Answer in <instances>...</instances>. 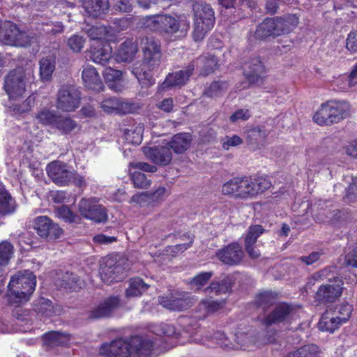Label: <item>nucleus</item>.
<instances>
[{
	"instance_id": "obj_1",
	"label": "nucleus",
	"mask_w": 357,
	"mask_h": 357,
	"mask_svg": "<svg viewBox=\"0 0 357 357\" xmlns=\"http://www.w3.org/2000/svg\"><path fill=\"white\" fill-rule=\"evenodd\" d=\"M153 348L152 340L135 335L129 340L121 337L102 343L99 354L105 357H149Z\"/></svg>"
},
{
	"instance_id": "obj_2",
	"label": "nucleus",
	"mask_w": 357,
	"mask_h": 357,
	"mask_svg": "<svg viewBox=\"0 0 357 357\" xmlns=\"http://www.w3.org/2000/svg\"><path fill=\"white\" fill-rule=\"evenodd\" d=\"M141 45L143 52L142 61L133 68L132 73L141 84L149 86L155 83L152 72L160 63V43L152 36H146L142 39Z\"/></svg>"
},
{
	"instance_id": "obj_3",
	"label": "nucleus",
	"mask_w": 357,
	"mask_h": 357,
	"mask_svg": "<svg viewBox=\"0 0 357 357\" xmlns=\"http://www.w3.org/2000/svg\"><path fill=\"white\" fill-rule=\"evenodd\" d=\"M36 286V277L33 272L25 270L13 275L8 284V302L18 307L27 302Z\"/></svg>"
},
{
	"instance_id": "obj_4",
	"label": "nucleus",
	"mask_w": 357,
	"mask_h": 357,
	"mask_svg": "<svg viewBox=\"0 0 357 357\" xmlns=\"http://www.w3.org/2000/svg\"><path fill=\"white\" fill-rule=\"evenodd\" d=\"M299 19L294 14L282 17H266L257 26L254 38L263 40L291 33L298 24Z\"/></svg>"
},
{
	"instance_id": "obj_5",
	"label": "nucleus",
	"mask_w": 357,
	"mask_h": 357,
	"mask_svg": "<svg viewBox=\"0 0 357 357\" xmlns=\"http://www.w3.org/2000/svg\"><path fill=\"white\" fill-rule=\"evenodd\" d=\"M144 28L155 32L173 36L180 31L185 35L190 28L189 24L181 22L176 17L167 14L147 15L142 18Z\"/></svg>"
},
{
	"instance_id": "obj_6",
	"label": "nucleus",
	"mask_w": 357,
	"mask_h": 357,
	"mask_svg": "<svg viewBox=\"0 0 357 357\" xmlns=\"http://www.w3.org/2000/svg\"><path fill=\"white\" fill-rule=\"evenodd\" d=\"M192 9L194 11L192 38L195 41L199 42L214 26V11L211 6L206 3H196L193 5Z\"/></svg>"
},
{
	"instance_id": "obj_7",
	"label": "nucleus",
	"mask_w": 357,
	"mask_h": 357,
	"mask_svg": "<svg viewBox=\"0 0 357 357\" xmlns=\"http://www.w3.org/2000/svg\"><path fill=\"white\" fill-rule=\"evenodd\" d=\"M127 269L128 264L124 258L119 255L107 256L104 259L99 273L102 282L110 284L123 280Z\"/></svg>"
},
{
	"instance_id": "obj_8",
	"label": "nucleus",
	"mask_w": 357,
	"mask_h": 357,
	"mask_svg": "<svg viewBox=\"0 0 357 357\" xmlns=\"http://www.w3.org/2000/svg\"><path fill=\"white\" fill-rule=\"evenodd\" d=\"M301 307V305H300L280 302L264 317V324L266 326L280 324L291 325L294 321L299 317L298 310Z\"/></svg>"
},
{
	"instance_id": "obj_9",
	"label": "nucleus",
	"mask_w": 357,
	"mask_h": 357,
	"mask_svg": "<svg viewBox=\"0 0 357 357\" xmlns=\"http://www.w3.org/2000/svg\"><path fill=\"white\" fill-rule=\"evenodd\" d=\"M241 178L244 200L256 198L272 186V182L268 176L249 175L243 176Z\"/></svg>"
},
{
	"instance_id": "obj_10",
	"label": "nucleus",
	"mask_w": 357,
	"mask_h": 357,
	"mask_svg": "<svg viewBox=\"0 0 357 357\" xmlns=\"http://www.w3.org/2000/svg\"><path fill=\"white\" fill-rule=\"evenodd\" d=\"M33 229L37 234L45 239H57L63 234L62 228L46 215H40L34 218Z\"/></svg>"
},
{
	"instance_id": "obj_11",
	"label": "nucleus",
	"mask_w": 357,
	"mask_h": 357,
	"mask_svg": "<svg viewBox=\"0 0 357 357\" xmlns=\"http://www.w3.org/2000/svg\"><path fill=\"white\" fill-rule=\"evenodd\" d=\"M78 211L82 217L96 222H104L107 220L106 208L90 199L82 198L78 204Z\"/></svg>"
},
{
	"instance_id": "obj_12",
	"label": "nucleus",
	"mask_w": 357,
	"mask_h": 357,
	"mask_svg": "<svg viewBox=\"0 0 357 357\" xmlns=\"http://www.w3.org/2000/svg\"><path fill=\"white\" fill-rule=\"evenodd\" d=\"M80 93L73 86L62 87L59 89L56 99V106L64 112L75 111L79 107Z\"/></svg>"
},
{
	"instance_id": "obj_13",
	"label": "nucleus",
	"mask_w": 357,
	"mask_h": 357,
	"mask_svg": "<svg viewBox=\"0 0 357 357\" xmlns=\"http://www.w3.org/2000/svg\"><path fill=\"white\" fill-rule=\"evenodd\" d=\"M160 304L169 310L183 311L192 305L190 297L185 292L169 293L158 297Z\"/></svg>"
},
{
	"instance_id": "obj_14",
	"label": "nucleus",
	"mask_w": 357,
	"mask_h": 357,
	"mask_svg": "<svg viewBox=\"0 0 357 357\" xmlns=\"http://www.w3.org/2000/svg\"><path fill=\"white\" fill-rule=\"evenodd\" d=\"M195 70L193 63H189L183 70L168 73L160 87L162 90H167L174 87H181L186 84Z\"/></svg>"
},
{
	"instance_id": "obj_15",
	"label": "nucleus",
	"mask_w": 357,
	"mask_h": 357,
	"mask_svg": "<svg viewBox=\"0 0 357 357\" xmlns=\"http://www.w3.org/2000/svg\"><path fill=\"white\" fill-rule=\"evenodd\" d=\"M64 162L54 160L49 163L46 171L52 181L59 185H67L70 182L73 172L67 169Z\"/></svg>"
},
{
	"instance_id": "obj_16",
	"label": "nucleus",
	"mask_w": 357,
	"mask_h": 357,
	"mask_svg": "<svg viewBox=\"0 0 357 357\" xmlns=\"http://www.w3.org/2000/svg\"><path fill=\"white\" fill-rule=\"evenodd\" d=\"M3 87L10 99L21 97L26 90L24 76L15 70L10 71L5 78Z\"/></svg>"
},
{
	"instance_id": "obj_17",
	"label": "nucleus",
	"mask_w": 357,
	"mask_h": 357,
	"mask_svg": "<svg viewBox=\"0 0 357 357\" xmlns=\"http://www.w3.org/2000/svg\"><path fill=\"white\" fill-rule=\"evenodd\" d=\"M243 74L252 84L262 83L266 77V68L259 57L252 58L245 64Z\"/></svg>"
},
{
	"instance_id": "obj_18",
	"label": "nucleus",
	"mask_w": 357,
	"mask_h": 357,
	"mask_svg": "<svg viewBox=\"0 0 357 357\" xmlns=\"http://www.w3.org/2000/svg\"><path fill=\"white\" fill-rule=\"evenodd\" d=\"M216 255L219 260L225 264L235 266L240 264L244 254L239 243L233 242L219 250Z\"/></svg>"
},
{
	"instance_id": "obj_19",
	"label": "nucleus",
	"mask_w": 357,
	"mask_h": 357,
	"mask_svg": "<svg viewBox=\"0 0 357 357\" xmlns=\"http://www.w3.org/2000/svg\"><path fill=\"white\" fill-rule=\"evenodd\" d=\"M2 40L5 45L16 47H27L31 42L27 33L21 31L15 24H10L5 29Z\"/></svg>"
},
{
	"instance_id": "obj_20",
	"label": "nucleus",
	"mask_w": 357,
	"mask_h": 357,
	"mask_svg": "<svg viewBox=\"0 0 357 357\" xmlns=\"http://www.w3.org/2000/svg\"><path fill=\"white\" fill-rule=\"evenodd\" d=\"M142 151L145 156L153 163L160 166L169 165L172 160L171 149L167 146H144Z\"/></svg>"
},
{
	"instance_id": "obj_21",
	"label": "nucleus",
	"mask_w": 357,
	"mask_h": 357,
	"mask_svg": "<svg viewBox=\"0 0 357 357\" xmlns=\"http://www.w3.org/2000/svg\"><path fill=\"white\" fill-rule=\"evenodd\" d=\"M342 280L338 279L336 284L321 285L315 294V301L320 304H326L335 301L342 295Z\"/></svg>"
},
{
	"instance_id": "obj_22",
	"label": "nucleus",
	"mask_w": 357,
	"mask_h": 357,
	"mask_svg": "<svg viewBox=\"0 0 357 357\" xmlns=\"http://www.w3.org/2000/svg\"><path fill=\"white\" fill-rule=\"evenodd\" d=\"M32 310L40 318L60 315L63 312V307L61 305H53L51 300L43 297H39L34 300Z\"/></svg>"
},
{
	"instance_id": "obj_23",
	"label": "nucleus",
	"mask_w": 357,
	"mask_h": 357,
	"mask_svg": "<svg viewBox=\"0 0 357 357\" xmlns=\"http://www.w3.org/2000/svg\"><path fill=\"white\" fill-rule=\"evenodd\" d=\"M265 229L260 225H253L248 227L245 237V249L248 256L256 259L260 257V252L255 248L257 238L264 232Z\"/></svg>"
},
{
	"instance_id": "obj_24",
	"label": "nucleus",
	"mask_w": 357,
	"mask_h": 357,
	"mask_svg": "<svg viewBox=\"0 0 357 357\" xmlns=\"http://www.w3.org/2000/svg\"><path fill=\"white\" fill-rule=\"evenodd\" d=\"M119 304V297H108L89 312V319L94 320L110 317Z\"/></svg>"
},
{
	"instance_id": "obj_25",
	"label": "nucleus",
	"mask_w": 357,
	"mask_h": 357,
	"mask_svg": "<svg viewBox=\"0 0 357 357\" xmlns=\"http://www.w3.org/2000/svg\"><path fill=\"white\" fill-rule=\"evenodd\" d=\"M119 304V297H108L89 312V319L94 320L110 317Z\"/></svg>"
},
{
	"instance_id": "obj_26",
	"label": "nucleus",
	"mask_w": 357,
	"mask_h": 357,
	"mask_svg": "<svg viewBox=\"0 0 357 357\" xmlns=\"http://www.w3.org/2000/svg\"><path fill=\"white\" fill-rule=\"evenodd\" d=\"M167 190L163 186H159L153 192H144L135 194L132 197V202L143 206H154L162 202L166 196Z\"/></svg>"
},
{
	"instance_id": "obj_27",
	"label": "nucleus",
	"mask_w": 357,
	"mask_h": 357,
	"mask_svg": "<svg viewBox=\"0 0 357 357\" xmlns=\"http://www.w3.org/2000/svg\"><path fill=\"white\" fill-rule=\"evenodd\" d=\"M89 53V58L92 61L105 66L111 58L112 47L109 42L93 43Z\"/></svg>"
},
{
	"instance_id": "obj_28",
	"label": "nucleus",
	"mask_w": 357,
	"mask_h": 357,
	"mask_svg": "<svg viewBox=\"0 0 357 357\" xmlns=\"http://www.w3.org/2000/svg\"><path fill=\"white\" fill-rule=\"evenodd\" d=\"M82 79L84 86L88 89L98 92L103 91V82L94 66H85L82 73Z\"/></svg>"
},
{
	"instance_id": "obj_29",
	"label": "nucleus",
	"mask_w": 357,
	"mask_h": 357,
	"mask_svg": "<svg viewBox=\"0 0 357 357\" xmlns=\"http://www.w3.org/2000/svg\"><path fill=\"white\" fill-rule=\"evenodd\" d=\"M234 283V276L227 275L222 280L212 281L210 285L204 289V292L206 294H214L216 296L231 293Z\"/></svg>"
},
{
	"instance_id": "obj_30",
	"label": "nucleus",
	"mask_w": 357,
	"mask_h": 357,
	"mask_svg": "<svg viewBox=\"0 0 357 357\" xmlns=\"http://www.w3.org/2000/svg\"><path fill=\"white\" fill-rule=\"evenodd\" d=\"M332 112L331 100H326L314 112L312 120L320 126H331L334 125Z\"/></svg>"
},
{
	"instance_id": "obj_31",
	"label": "nucleus",
	"mask_w": 357,
	"mask_h": 357,
	"mask_svg": "<svg viewBox=\"0 0 357 357\" xmlns=\"http://www.w3.org/2000/svg\"><path fill=\"white\" fill-rule=\"evenodd\" d=\"M221 192L229 198L244 200L241 176L233 177L224 183Z\"/></svg>"
},
{
	"instance_id": "obj_32",
	"label": "nucleus",
	"mask_w": 357,
	"mask_h": 357,
	"mask_svg": "<svg viewBox=\"0 0 357 357\" xmlns=\"http://www.w3.org/2000/svg\"><path fill=\"white\" fill-rule=\"evenodd\" d=\"M192 141V136L190 133L180 132L174 135L167 145L176 153L181 154L190 148Z\"/></svg>"
},
{
	"instance_id": "obj_33",
	"label": "nucleus",
	"mask_w": 357,
	"mask_h": 357,
	"mask_svg": "<svg viewBox=\"0 0 357 357\" xmlns=\"http://www.w3.org/2000/svg\"><path fill=\"white\" fill-rule=\"evenodd\" d=\"M334 124H337L351 116V106L348 101L331 100Z\"/></svg>"
},
{
	"instance_id": "obj_34",
	"label": "nucleus",
	"mask_w": 357,
	"mask_h": 357,
	"mask_svg": "<svg viewBox=\"0 0 357 357\" xmlns=\"http://www.w3.org/2000/svg\"><path fill=\"white\" fill-rule=\"evenodd\" d=\"M82 6L89 16L98 17L109 9V0H84Z\"/></svg>"
},
{
	"instance_id": "obj_35",
	"label": "nucleus",
	"mask_w": 357,
	"mask_h": 357,
	"mask_svg": "<svg viewBox=\"0 0 357 357\" xmlns=\"http://www.w3.org/2000/svg\"><path fill=\"white\" fill-rule=\"evenodd\" d=\"M268 135L264 126H257L245 132V140L248 145L258 146L266 141Z\"/></svg>"
},
{
	"instance_id": "obj_36",
	"label": "nucleus",
	"mask_w": 357,
	"mask_h": 357,
	"mask_svg": "<svg viewBox=\"0 0 357 357\" xmlns=\"http://www.w3.org/2000/svg\"><path fill=\"white\" fill-rule=\"evenodd\" d=\"M86 33L89 38L93 40V43H103L109 41V38L112 36L110 28L104 25H95L89 28Z\"/></svg>"
},
{
	"instance_id": "obj_37",
	"label": "nucleus",
	"mask_w": 357,
	"mask_h": 357,
	"mask_svg": "<svg viewBox=\"0 0 357 357\" xmlns=\"http://www.w3.org/2000/svg\"><path fill=\"white\" fill-rule=\"evenodd\" d=\"M149 288V285L144 282L143 279L139 277L130 278L129 280V286L126 289V296L139 297L146 292Z\"/></svg>"
},
{
	"instance_id": "obj_38",
	"label": "nucleus",
	"mask_w": 357,
	"mask_h": 357,
	"mask_svg": "<svg viewBox=\"0 0 357 357\" xmlns=\"http://www.w3.org/2000/svg\"><path fill=\"white\" fill-rule=\"evenodd\" d=\"M137 52V45L132 39H126L117 50L116 56L121 61H130Z\"/></svg>"
},
{
	"instance_id": "obj_39",
	"label": "nucleus",
	"mask_w": 357,
	"mask_h": 357,
	"mask_svg": "<svg viewBox=\"0 0 357 357\" xmlns=\"http://www.w3.org/2000/svg\"><path fill=\"white\" fill-rule=\"evenodd\" d=\"M199 59L202 63L201 74L204 76L213 73L219 67V60L214 54L207 53L201 56Z\"/></svg>"
},
{
	"instance_id": "obj_40",
	"label": "nucleus",
	"mask_w": 357,
	"mask_h": 357,
	"mask_svg": "<svg viewBox=\"0 0 357 357\" xmlns=\"http://www.w3.org/2000/svg\"><path fill=\"white\" fill-rule=\"evenodd\" d=\"M77 122L70 116L59 114L53 129L63 135H68L77 128Z\"/></svg>"
},
{
	"instance_id": "obj_41",
	"label": "nucleus",
	"mask_w": 357,
	"mask_h": 357,
	"mask_svg": "<svg viewBox=\"0 0 357 357\" xmlns=\"http://www.w3.org/2000/svg\"><path fill=\"white\" fill-rule=\"evenodd\" d=\"M319 353L320 350L317 344H307L288 352L285 357H318Z\"/></svg>"
},
{
	"instance_id": "obj_42",
	"label": "nucleus",
	"mask_w": 357,
	"mask_h": 357,
	"mask_svg": "<svg viewBox=\"0 0 357 357\" xmlns=\"http://www.w3.org/2000/svg\"><path fill=\"white\" fill-rule=\"evenodd\" d=\"M59 115V114L54 110H51L48 108H43L38 111L36 116L40 124L53 129Z\"/></svg>"
},
{
	"instance_id": "obj_43",
	"label": "nucleus",
	"mask_w": 357,
	"mask_h": 357,
	"mask_svg": "<svg viewBox=\"0 0 357 357\" xmlns=\"http://www.w3.org/2000/svg\"><path fill=\"white\" fill-rule=\"evenodd\" d=\"M144 126L139 124L123 130V137L126 142L132 144H139L142 141Z\"/></svg>"
},
{
	"instance_id": "obj_44",
	"label": "nucleus",
	"mask_w": 357,
	"mask_h": 357,
	"mask_svg": "<svg viewBox=\"0 0 357 357\" xmlns=\"http://www.w3.org/2000/svg\"><path fill=\"white\" fill-rule=\"evenodd\" d=\"M45 340L49 344L55 346L66 345L70 340V335L59 331H50L44 335Z\"/></svg>"
},
{
	"instance_id": "obj_45",
	"label": "nucleus",
	"mask_w": 357,
	"mask_h": 357,
	"mask_svg": "<svg viewBox=\"0 0 357 357\" xmlns=\"http://www.w3.org/2000/svg\"><path fill=\"white\" fill-rule=\"evenodd\" d=\"M40 76L43 81H49L55 70V61L50 57H43L40 61Z\"/></svg>"
},
{
	"instance_id": "obj_46",
	"label": "nucleus",
	"mask_w": 357,
	"mask_h": 357,
	"mask_svg": "<svg viewBox=\"0 0 357 357\" xmlns=\"http://www.w3.org/2000/svg\"><path fill=\"white\" fill-rule=\"evenodd\" d=\"M353 305L348 303H342L337 305L332 314L343 324L349 321L353 312Z\"/></svg>"
},
{
	"instance_id": "obj_47",
	"label": "nucleus",
	"mask_w": 357,
	"mask_h": 357,
	"mask_svg": "<svg viewBox=\"0 0 357 357\" xmlns=\"http://www.w3.org/2000/svg\"><path fill=\"white\" fill-rule=\"evenodd\" d=\"M318 324L320 331L331 333L342 325L333 314L331 317H329L328 314L322 315Z\"/></svg>"
},
{
	"instance_id": "obj_48",
	"label": "nucleus",
	"mask_w": 357,
	"mask_h": 357,
	"mask_svg": "<svg viewBox=\"0 0 357 357\" xmlns=\"http://www.w3.org/2000/svg\"><path fill=\"white\" fill-rule=\"evenodd\" d=\"M56 217L67 223H78L80 218L78 215L73 212L68 206L62 205L56 209Z\"/></svg>"
},
{
	"instance_id": "obj_49",
	"label": "nucleus",
	"mask_w": 357,
	"mask_h": 357,
	"mask_svg": "<svg viewBox=\"0 0 357 357\" xmlns=\"http://www.w3.org/2000/svg\"><path fill=\"white\" fill-rule=\"evenodd\" d=\"M278 298V294L272 291L260 292L255 297V303L257 307H268L274 304Z\"/></svg>"
},
{
	"instance_id": "obj_50",
	"label": "nucleus",
	"mask_w": 357,
	"mask_h": 357,
	"mask_svg": "<svg viewBox=\"0 0 357 357\" xmlns=\"http://www.w3.org/2000/svg\"><path fill=\"white\" fill-rule=\"evenodd\" d=\"M12 197L3 185L0 184V214H6L14 211L10 202Z\"/></svg>"
},
{
	"instance_id": "obj_51",
	"label": "nucleus",
	"mask_w": 357,
	"mask_h": 357,
	"mask_svg": "<svg viewBox=\"0 0 357 357\" xmlns=\"http://www.w3.org/2000/svg\"><path fill=\"white\" fill-rule=\"evenodd\" d=\"M13 254V246L8 241L0 243V269L8 264Z\"/></svg>"
},
{
	"instance_id": "obj_52",
	"label": "nucleus",
	"mask_w": 357,
	"mask_h": 357,
	"mask_svg": "<svg viewBox=\"0 0 357 357\" xmlns=\"http://www.w3.org/2000/svg\"><path fill=\"white\" fill-rule=\"evenodd\" d=\"M227 84L223 81H214L206 87L204 91V95L213 98L222 94V91L227 88Z\"/></svg>"
},
{
	"instance_id": "obj_53",
	"label": "nucleus",
	"mask_w": 357,
	"mask_h": 357,
	"mask_svg": "<svg viewBox=\"0 0 357 357\" xmlns=\"http://www.w3.org/2000/svg\"><path fill=\"white\" fill-rule=\"evenodd\" d=\"M219 3L225 8H236L238 6H244L251 9L256 7V3L252 0H218Z\"/></svg>"
},
{
	"instance_id": "obj_54",
	"label": "nucleus",
	"mask_w": 357,
	"mask_h": 357,
	"mask_svg": "<svg viewBox=\"0 0 357 357\" xmlns=\"http://www.w3.org/2000/svg\"><path fill=\"white\" fill-rule=\"evenodd\" d=\"M85 42V38L83 36L73 34L68 39L67 45L73 52L79 53L82 50Z\"/></svg>"
},
{
	"instance_id": "obj_55",
	"label": "nucleus",
	"mask_w": 357,
	"mask_h": 357,
	"mask_svg": "<svg viewBox=\"0 0 357 357\" xmlns=\"http://www.w3.org/2000/svg\"><path fill=\"white\" fill-rule=\"evenodd\" d=\"M337 82H342L344 86L340 89L346 91L357 84V63L352 67V69L347 77L340 78Z\"/></svg>"
},
{
	"instance_id": "obj_56",
	"label": "nucleus",
	"mask_w": 357,
	"mask_h": 357,
	"mask_svg": "<svg viewBox=\"0 0 357 357\" xmlns=\"http://www.w3.org/2000/svg\"><path fill=\"white\" fill-rule=\"evenodd\" d=\"M212 276L213 273L211 271L202 272L191 279L190 284L195 287L197 289H200L208 283Z\"/></svg>"
},
{
	"instance_id": "obj_57",
	"label": "nucleus",
	"mask_w": 357,
	"mask_h": 357,
	"mask_svg": "<svg viewBox=\"0 0 357 357\" xmlns=\"http://www.w3.org/2000/svg\"><path fill=\"white\" fill-rule=\"evenodd\" d=\"M103 76L105 82L107 83L111 88H113L114 86L112 83L121 79L122 72L119 70H116L111 67H107L103 72Z\"/></svg>"
},
{
	"instance_id": "obj_58",
	"label": "nucleus",
	"mask_w": 357,
	"mask_h": 357,
	"mask_svg": "<svg viewBox=\"0 0 357 357\" xmlns=\"http://www.w3.org/2000/svg\"><path fill=\"white\" fill-rule=\"evenodd\" d=\"M344 199L349 204L354 203L357 199V176H353L351 182L346 189Z\"/></svg>"
},
{
	"instance_id": "obj_59",
	"label": "nucleus",
	"mask_w": 357,
	"mask_h": 357,
	"mask_svg": "<svg viewBox=\"0 0 357 357\" xmlns=\"http://www.w3.org/2000/svg\"><path fill=\"white\" fill-rule=\"evenodd\" d=\"M79 282V279L77 275L73 273L66 272L62 278V286L65 289H68L71 291H76L78 287L77 283Z\"/></svg>"
},
{
	"instance_id": "obj_60",
	"label": "nucleus",
	"mask_w": 357,
	"mask_h": 357,
	"mask_svg": "<svg viewBox=\"0 0 357 357\" xmlns=\"http://www.w3.org/2000/svg\"><path fill=\"white\" fill-rule=\"evenodd\" d=\"M131 178L134 185L139 188H146L151 185V181L141 172H134L131 176Z\"/></svg>"
},
{
	"instance_id": "obj_61",
	"label": "nucleus",
	"mask_w": 357,
	"mask_h": 357,
	"mask_svg": "<svg viewBox=\"0 0 357 357\" xmlns=\"http://www.w3.org/2000/svg\"><path fill=\"white\" fill-rule=\"evenodd\" d=\"M119 99L117 98H108L102 100L101 102V107L107 113L116 112Z\"/></svg>"
},
{
	"instance_id": "obj_62",
	"label": "nucleus",
	"mask_w": 357,
	"mask_h": 357,
	"mask_svg": "<svg viewBox=\"0 0 357 357\" xmlns=\"http://www.w3.org/2000/svg\"><path fill=\"white\" fill-rule=\"evenodd\" d=\"M251 117V114L248 109H238L236 110L230 116L229 121L231 123H236L238 121H247Z\"/></svg>"
},
{
	"instance_id": "obj_63",
	"label": "nucleus",
	"mask_w": 357,
	"mask_h": 357,
	"mask_svg": "<svg viewBox=\"0 0 357 357\" xmlns=\"http://www.w3.org/2000/svg\"><path fill=\"white\" fill-rule=\"evenodd\" d=\"M135 105L132 102H125L119 99L118 107L116 114H126L133 112Z\"/></svg>"
},
{
	"instance_id": "obj_64",
	"label": "nucleus",
	"mask_w": 357,
	"mask_h": 357,
	"mask_svg": "<svg viewBox=\"0 0 357 357\" xmlns=\"http://www.w3.org/2000/svg\"><path fill=\"white\" fill-rule=\"evenodd\" d=\"M346 47L349 51L352 52H357V31L351 32L348 35Z\"/></svg>"
}]
</instances>
